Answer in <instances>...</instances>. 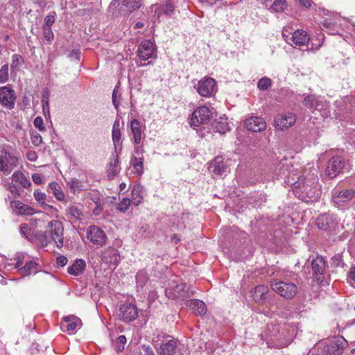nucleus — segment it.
Returning <instances> with one entry per match:
<instances>
[{
    "label": "nucleus",
    "mask_w": 355,
    "mask_h": 355,
    "mask_svg": "<svg viewBox=\"0 0 355 355\" xmlns=\"http://www.w3.org/2000/svg\"><path fill=\"white\" fill-rule=\"evenodd\" d=\"M119 312L121 319L125 322L134 321L138 316L137 308L132 304H122Z\"/></svg>",
    "instance_id": "12"
},
{
    "label": "nucleus",
    "mask_w": 355,
    "mask_h": 355,
    "mask_svg": "<svg viewBox=\"0 0 355 355\" xmlns=\"http://www.w3.org/2000/svg\"><path fill=\"white\" fill-rule=\"evenodd\" d=\"M67 262H68V259L64 255H60V256L58 257L56 259V263L61 267L66 266Z\"/></svg>",
    "instance_id": "57"
},
{
    "label": "nucleus",
    "mask_w": 355,
    "mask_h": 355,
    "mask_svg": "<svg viewBox=\"0 0 355 355\" xmlns=\"http://www.w3.org/2000/svg\"><path fill=\"white\" fill-rule=\"evenodd\" d=\"M291 40L297 46H304L308 44L310 37L305 31L297 29L293 32Z\"/></svg>",
    "instance_id": "22"
},
{
    "label": "nucleus",
    "mask_w": 355,
    "mask_h": 355,
    "mask_svg": "<svg viewBox=\"0 0 355 355\" xmlns=\"http://www.w3.org/2000/svg\"><path fill=\"white\" fill-rule=\"evenodd\" d=\"M81 325L80 319L74 315L65 316L63 318V323L62 324V328H66V331L69 332L74 331L78 327Z\"/></svg>",
    "instance_id": "23"
},
{
    "label": "nucleus",
    "mask_w": 355,
    "mask_h": 355,
    "mask_svg": "<svg viewBox=\"0 0 355 355\" xmlns=\"http://www.w3.org/2000/svg\"><path fill=\"white\" fill-rule=\"evenodd\" d=\"M42 110L46 118H50V104L49 103H42Z\"/></svg>",
    "instance_id": "58"
},
{
    "label": "nucleus",
    "mask_w": 355,
    "mask_h": 355,
    "mask_svg": "<svg viewBox=\"0 0 355 355\" xmlns=\"http://www.w3.org/2000/svg\"><path fill=\"white\" fill-rule=\"evenodd\" d=\"M119 158L116 153H112L107 165V176L110 180L114 179L120 172Z\"/></svg>",
    "instance_id": "17"
},
{
    "label": "nucleus",
    "mask_w": 355,
    "mask_h": 355,
    "mask_svg": "<svg viewBox=\"0 0 355 355\" xmlns=\"http://www.w3.org/2000/svg\"><path fill=\"white\" fill-rule=\"evenodd\" d=\"M24 62V60L23 57L19 54H14L12 55V64H11V69L12 71L18 70L19 67H21Z\"/></svg>",
    "instance_id": "39"
},
{
    "label": "nucleus",
    "mask_w": 355,
    "mask_h": 355,
    "mask_svg": "<svg viewBox=\"0 0 355 355\" xmlns=\"http://www.w3.org/2000/svg\"><path fill=\"white\" fill-rule=\"evenodd\" d=\"M132 202L137 206L143 200V196L141 195V188L139 186L135 187L132 191V199L130 200Z\"/></svg>",
    "instance_id": "35"
},
{
    "label": "nucleus",
    "mask_w": 355,
    "mask_h": 355,
    "mask_svg": "<svg viewBox=\"0 0 355 355\" xmlns=\"http://www.w3.org/2000/svg\"><path fill=\"white\" fill-rule=\"evenodd\" d=\"M67 184L73 192H75L77 190H81L83 188L82 182L76 178L69 180L67 182Z\"/></svg>",
    "instance_id": "46"
},
{
    "label": "nucleus",
    "mask_w": 355,
    "mask_h": 355,
    "mask_svg": "<svg viewBox=\"0 0 355 355\" xmlns=\"http://www.w3.org/2000/svg\"><path fill=\"white\" fill-rule=\"evenodd\" d=\"M175 6L173 4L172 1L170 0L166 2L164 6L162 8V12L166 15H170L173 13L174 10Z\"/></svg>",
    "instance_id": "52"
},
{
    "label": "nucleus",
    "mask_w": 355,
    "mask_h": 355,
    "mask_svg": "<svg viewBox=\"0 0 355 355\" xmlns=\"http://www.w3.org/2000/svg\"><path fill=\"white\" fill-rule=\"evenodd\" d=\"M121 92H119V87L116 86L113 92H112V103L114 107V108L118 110L120 103V99H121Z\"/></svg>",
    "instance_id": "42"
},
{
    "label": "nucleus",
    "mask_w": 355,
    "mask_h": 355,
    "mask_svg": "<svg viewBox=\"0 0 355 355\" xmlns=\"http://www.w3.org/2000/svg\"><path fill=\"white\" fill-rule=\"evenodd\" d=\"M143 0H113L110 6L116 7L121 3L123 6L129 10H133L139 8L142 5Z\"/></svg>",
    "instance_id": "24"
},
{
    "label": "nucleus",
    "mask_w": 355,
    "mask_h": 355,
    "mask_svg": "<svg viewBox=\"0 0 355 355\" xmlns=\"http://www.w3.org/2000/svg\"><path fill=\"white\" fill-rule=\"evenodd\" d=\"M141 355H155V354L150 347L143 346Z\"/></svg>",
    "instance_id": "61"
},
{
    "label": "nucleus",
    "mask_w": 355,
    "mask_h": 355,
    "mask_svg": "<svg viewBox=\"0 0 355 355\" xmlns=\"http://www.w3.org/2000/svg\"><path fill=\"white\" fill-rule=\"evenodd\" d=\"M33 182L37 184H41L43 182V178L39 173H34L32 175Z\"/></svg>",
    "instance_id": "60"
},
{
    "label": "nucleus",
    "mask_w": 355,
    "mask_h": 355,
    "mask_svg": "<svg viewBox=\"0 0 355 355\" xmlns=\"http://www.w3.org/2000/svg\"><path fill=\"white\" fill-rule=\"evenodd\" d=\"M331 197L335 205L340 207L355 197V189L339 190L335 189L332 191Z\"/></svg>",
    "instance_id": "8"
},
{
    "label": "nucleus",
    "mask_w": 355,
    "mask_h": 355,
    "mask_svg": "<svg viewBox=\"0 0 355 355\" xmlns=\"http://www.w3.org/2000/svg\"><path fill=\"white\" fill-rule=\"evenodd\" d=\"M270 286L272 291L285 299H292L297 293V286L294 282L274 280L271 282Z\"/></svg>",
    "instance_id": "3"
},
{
    "label": "nucleus",
    "mask_w": 355,
    "mask_h": 355,
    "mask_svg": "<svg viewBox=\"0 0 355 355\" xmlns=\"http://www.w3.org/2000/svg\"><path fill=\"white\" fill-rule=\"evenodd\" d=\"M36 266L37 263L35 261H26L25 266L20 268V271L24 275H29L32 272H36Z\"/></svg>",
    "instance_id": "36"
},
{
    "label": "nucleus",
    "mask_w": 355,
    "mask_h": 355,
    "mask_svg": "<svg viewBox=\"0 0 355 355\" xmlns=\"http://www.w3.org/2000/svg\"><path fill=\"white\" fill-rule=\"evenodd\" d=\"M286 6V0H275L270 9L275 12H282L284 11Z\"/></svg>",
    "instance_id": "38"
},
{
    "label": "nucleus",
    "mask_w": 355,
    "mask_h": 355,
    "mask_svg": "<svg viewBox=\"0 0 355 355\" xmlns=\"http://www.w3.org/2000/svg\"><path fill=\"white\" fill-rule=\"evenodd\" d=\"M37 239L43 246H47L53 241L55 246L60 249L64 245V227L62 222L58 220L49 221L45 232L36 234Z\"/></svg>",
    "instance_id": "1"
},
{
    "label": "nucleus",
    "mask_w": 355,
    "mask_h": 355,
    "mask_svg": "<svg viewBox=\"0 0 355 355\" xmlns=\"http://www.w3.org/2000/svg\"><path fill=\"white\" fill-rule=\"evenodd\" d=\"M326 267V263L324 258L321 256H317L311 261V268L313 275L315 277L318 283L322 282L324 277V270Z\"/></svg>",
    "instance_id": "13"
},
{
    "label": "nucleus",
    "mask_w": 355,
    "mask_h": 355,
    "mask_svg": "<svg viewBox=\"0 0 355 355\" xmlns=\"http://www.w3.org/2000/svg\"><path fill=\"white\" fill-rule=\"evenodd\" d=\"M132 201L130 200V199L129 198H123L118 205H117V207H116V209L120 211V212H125L130 205H131Z\"/></svg>",
    "instance_id": "47"
},
{
    "label": "nucleus",
    "mask_w": 355,
    "mask_h": 355,
    "mask_svg": "<svg viewBox=\"0 0 355 355\" xmlns=\"http://www.w3.org/2000/svg\"><path fill=\"white\" fill-rule=\"evenodd\" d=\"M269 289L264 285H259L254 289L252 297L255 302L263 303L266 298Z\"/></svg>",
    "instance_id": "27"
},
{
    "label": "nucleus",
    "mask_w": 355,
    "mask_h": 355,
    "mask_svg": "<svg viewBox=\"0 0 355 355\" xmlns=\"http://www.w3.org/2000/svg\"><path fill=\"white\" fill-rule=\"evenodd\" d=\"M112 139L114 143V148L116 150L117 148L121 150V130H112Z\"/></svg>",
    "instance_id": "40"
},
{
    "label": "nucleus",
    "mask_w": 355,
    "mask_h": 355,
    "mask_svg": "<svg viewBox=\"0 0 355 355\" xmlns=\"http://www.w3.org/2000/svg\"><path fill=\"white\" fill-rule=\"evenodd\" d=\"M49 92L45 89L42 92V103H49Z\"/></svg>",
    "instance_id": "62"
},
{
    "label": "nucleus",
    "mask_w": 355,
    "mask_h": 355,
    "mask_svg": "<svg viewBox=\"0 0 355 355\" xmlns=\"http://www.w3.org/2000/svg\"><path fill=\"white\" fill-rule=\"evenodd\" d=\"M344 166V159L341 156H334L327 163L326 175L330 178H334L342 172Z\"/></svg>",
    "instance_id": "9"
},
{
    "label": "nucleus",
    "mask_w": 355,
    "mask_h": 355,
    "mask_svg": "<svg viewBox=\"0 0 355 355\" xmlns=\"http://www.w3.org/2000/svg\"><path fill=\"white\" fill-rule=\"evenodd\" d=\"M11 178L13 182L19 183L24 188H28L31 185V181L20 171L14 172Z\"/></svg>",
    "instance_id": "31"
},
{
    "label": "nucleus",
    "mask_w": 355,
    "mask_h": 355,
    "mask_svg": "<svg viewBox=\"0 0 355 355\" xmlns=\"http://www.w3.org/2000/svg\"><path fill=\"white\" fill-rule=\"evenodd\" d=\"M6 189L9 191L15 197H19L20 192L17 186L12 184L6 185Z\"/></svg>",
    "instance_id": "54"
},
{
    "label": "nucleus",
    "mask_w": 355,
    "mask_h": 355,
    "mask_svg": "<svg viewBox=\"0 0 355 355\" xmlns=\"http://www.w3.org/2000/svg\"><path fill=\"white\" fill-rule=\"evenodd\" d=\"M17 99L15 92L8 86L0 87V104L8 110L14 108Z\"/></svg>",
    "instance_id": "7"
},
{
    "label": "nucleus",
    "mask_w": 355,
    "mask_h": 355,
    "mask_svg": "<svg viewBox=\"0 0 355 355\" xmlns=\"http://www.w3.org/2000/svg\"><path fill=\"white\" fill-rule=\"evenodd\" d=\"M44 37L48 42H51L54 37L51 28L42 27Z\"/></svg>",
    "instance_id": "53"
},
{
    "label": "nucleus",
    "mask_w": 355,
    "mask_h": 355,
    "mask_svg": "<svg viewBox=\"0 0 355 355\" xmlns=\"http://www.w3.org/2000/svg\"><path fill=\"white\" fill-rule=\"evenodd\" d=\"M154 51V44L150 40H145L138 46L137 55L140 59L147 60L153 57Z\"/></svg>",
    "instance_id": "15"
},
{
    "label": "nucleus",
    "mask_w": 355,
    "mask_h": 355,
    "mask_svg": "<svg viewBox=\"0 0 355 355\" xmlns=\"http://www.w3.org/2000/svg\"><path fill=\"white\" fill-rule=\"evenodd\" d=\"M214 129L216 132L220 134H225L230 131V126L227 122H216Z\"/></svg>",
    "instance_id": "45"
},
{
    "label": "nucleus",
    "mask_w": 355,
    "mask_h": 355,
    "mask_svg": "<svg viewBox=\"0 0 355 355\" xmlns=\"http://www.w3.org/2000/svg\"><path fill=\"white\" fill-rule=\"evenodd\" d=\"M171 289L173 291V296L174 298H184L186 297V293H187V286L184 284H175L173 285V283L171 285L169 289L166 291V293Z\"/></svg>",
    "instance_id": "28"
},
{
    "label": "nucleus",
    "mask_w": 355,
    "mask_h": 355,
    "mask_svg": "<svg viewBox=\"0 0 355 355\" xmlns=\"http://www.w3.org/2000/svg\"><path fill=\"white\" fill-rule=\"evenodd\" d=\"M8 64H3L0 69V83H5L9 79Z\"/></svg>",
    "instance_id": "44"
},
{
    "label": "nucleus",
    "mask_w": 355,
    "mask_h": 355,
    "mask_svg": "<svg viewBox=\"0 0 355 355\" xmlns=\"http://www.w3.org/2000/svg\"><path fill=\"white\" fill-rule=\"evenodd\" d=\"M101 261L109 266L116 268L120 263L121 257L118 250L108 247L101 252Z\"/></svg>",
    "instance_id": "10"
},
{
    "label": "nucleus",
    "mask_w": 355,
    "mask_h": 355,
    "mask_svg": "<svg viewBox=\"0 0 355 355\" xmlns=\"http://www.w3.org/2000/svg\"><path fill=\"white\" fill-rule=\"evenodd\" d=\"M210 168L214 174L218 175H226L228 172L227 164L223 162V158L219 157H216L210 164Z\"/></svg>",
    "instance_id": "21"
},
{
    "label": "nucleus",
    "mask_w": 355,
    "mask_h": 355,
    "mask_svg": "<svg viewBox=\"0 0 355 355\" xmlns=\"http://www.w3.org/2000/svg\"><path fill=\"white\" fill-rule=\"evenodd\" d=\"M349 282L355 287V266L352 268L348 275Z\"/></svg>",
    "instance_id": "59"
},
{
    "label": "nucleus",
    "mask_w": 355,
    "mask_h": 355,
    "mask_svg": "<svg viewBox=\"0 0 355 355\" xmlns=\"http://www.w3.org/2000/svg\"><path fill=\"white\" fill-rule=\"evenodd\" d=\"M56 16L55 12L49 13L44 19V24L42 27L51 28V26L55 23V18Z\"/></svg>",
    "instance_id": "48"
},
{
    "label": "nucleus",
    "mask_w": 355,
    "mask_h": 355,
    "mask_svg": "<svg viewBox=\"0 0 355 355\" xmlns=\"http://www.w3.org/2000/svg\"><path fill=\"white\" fill-rule=\"evenodd\" d=\"M176 349V341L174 339H169L159 346L157 353L159 355H175Z\"/></svg>",
    "instance_id": "20"
},
{
    "label": "nucleus",
    "mask_w": 355,
    "mask_h": 355,
    "mask_svg": "<svg viewBox=\"0 0 355 355\" xmlns=\"http://www.w3.org/2000/svg\"><path fill=\"white\" fill-rule=\"evenodd\" d=\"M148 280V275L145 270H139L136 275L137 285L142 287Z\"/></svg>",
    "instance_id": "41"
},
{
    "label": "nucleus",
    "mask_w": 355,
    "mask_h": 355,
    "mask_svg": "<svg viewBox=\"0 0 355 355\" xmlns=\"http://www.w3.org/2000/svg\"><path fill=\"white\" fill-rule=\"evenodd\" d=\"M329 104L328 103L324 100L321 96H318V102L315 104V112L318 111L320 113V114L324 117L327 116L329 114Z\"/></svg>",
    "instance_id": "32"
},
{
    "label": "nucleus",
    "mask_w": 355,
    "mask_h": 355,
    "mask_svg": "<svg viewBox=\"0 0 355 355\" xmlns=\"http://www.w3.org/2000/svg\"><path fill=\"white\" fill-rule=\"evenodd\" d=\"M11 148L10 146H4L0 154V171L6 175L10 174L19 164L18 157L10 151Z\"/></svg>",
    "instance_id": "2"
},
{
    "label": "nucleus",
    "mask_w": 355,
    "mask_h": 355,
    "mask_svg": "<svg viewBox=\"0 0 355 355\" xmlns=\"http://www.w3.org/2000/svg\"><path fill=\"white\" fill-rule=\"evenodd\" d=\"M189 306L193 311V312L201 315L205 314L207 311V308L205 302L200 300H191L189 302Z\"/></svg>",
    "instance_id": "29"
},
{
    "label": "nucleus",
    "mask_w": 355,
    "mask_h": 355,
    "mask_svg": "<svg viewBox=\"0 0 355 355\" xmlns=\"http://www.w3.org/2000/svg\"><path fill=\"white\" fill-rule=\"evenodd\" d=\"M244 125L250 131L259 132L266 129V123L261 117L250 116L245 120Z\"/></svg>",
    "instance_id": "14"
},
{
    "label": "nucleus",
    "mask_w": 355,
    "mask_h": 355,
    "mask_svg": "<svg viewBox=\"0 0 355 355\" xmlns=\"http://www.w3.org/2000/svg\"><path fill=\"white\" fill-rule=\"evenodd\" d=\"M37 158L35 152L31 151L27 153V159L31 162H35Z\"/></svg>",
    "instance_id": "63"
},
{
    "label": "nucleus",
    "mask_w": 355,
    "mask_h": 355,
    "mask_svg": "<svg viewBox=\"0 0 355 355\" xmlns=\"http://www.w3.org/2000/svg\"><path fill=\"white\" fill-rule=\"evenodd\" d=\"M198 94L205 98H211L218 91L216 81L211 77L205 76L194 85Z\"/></svg>",
    "instance_id": "4"
},
{
    "label": "nucleus",
    "mask_w": 355,
    "mask_h": 355,
    "mask_svg": "<svg viewBox=\"0 0 355 355\" xmlns=\"http://www.w3.org/2000/svg\"><path fill=\"white\" fill-rule=\"evenodd\" d=\"M213 112L207 106H200L196 109L191 117V126L196 128L200 124L206 123L212 117Z\"/></svg>",
    "instance_id": "5"
},
{
    "label": "nucleus",
    "mask_w": 355,
    "mask_h": 355,
    "mask_svg": "<svg viewBox=\"0 0 355 355\" xmlns=\"http://www.w3.org/2000/svg\"><path fill=\"white\" fill-rule=\"evenodd\" d=\"M346 345L347 342L343 337H334L330 340L328 344V352L332 354H342Z\"/></svg>",
    "instance_id": "18"
},
{
    "label": "nucleus",
    "mask_w": 355,
    "mask_h": 355,
    "mask_svg": "<svg viewBox=\"0 0 355 355\" xmlns=\"http://www.w3.org/2000/svg\"><path fill=\"white\" fill-rule=\"evenodd\" d=\"M49 192L52 193L55 198L61 202L65 200V195L61 187L57 182H51L49 184Z\"/></svg>",
    "instance_id": "30"
},
{
    "label": "nucleus",
    "mask_w": 355,
    "mask_h": 355,
    "mask_svg": "<svg viewBox=\"0 0 355 355\" xmlns=\"http://www.w3.org/2000/svg\"><path fill=\"white\" fill-rule=\"evenodd\" d=\"M316 224L320 230L328 231L334 229L337 223L333 216L324 214L318 217Z\"/></svg>",
    "instance_id": "16"
},
{
    "label": "nucleus",
    "mask_w": 355,
    "mask_h": 355,
    "mask_svg": "<svg viewBox=\"0 0 355 355\" xmlns=\"http://www.w3.org/2000/svg\"><path fill=\"white\" fill-rule=\"evenodd\" d=\"M34 126L41 132L46 131V127L41 116H37L33 121Z\"/></svg>",
    "instance_id": "51"
},
{
    "label": "nucleus",
    "mask_w": 355,
    "mask_h": 355,
    "mask_svg": "<svg viewBox=\"0 0 355 355\" xmlns=\"http://www.w3.org/2000/svg\"><path fill=\"white\" fill-rule=\"evenodd\" d=\"M85 267V261L83 259H78L74 261L71 266L68 267L67 272L71 275L78 276L83 272Z\"/></svg>",
    "instance_id": "26"
},
{
    "label": "nucleus",
    "mask_w": 355,
    "mask_h": 355,
    "mask_svg": "<svg viewBox=\"0 0 355 355\" xmlns=\"http://www.w3.org/2000/svg\"><path fill=\"white\" fill-rule=\"evenodd\" d=\"M132 166H133L134 169L135 170L136 174H137L139 176L143 174V173H144L143 161L140 162L138 164H134Z\"/></svg>",
    "instance_id": "56"
},
{
    "label": "nucleus",
    "mask_w": 355,
    "mask_h": 355,
    "mask_svg": "<svg viewBox=\"0 0 355 355\" xmlns=\"http://www.w3.org/2000/svg\"><path fill=\"white\" fill-rule=\"evenodd\" d=\"M31 142L35 146H40L42 143V136L37 132L33 131L31 133Z\"/></svg>",
    "instance_id": "49"
},
{
    "label": "nucleus",
    "mask_w": 355,
    "mask_h": 355,
    "mask_svg": "<svg viewBox=\"0 0 355 355\" xmlns=\"http://www.w3.org/2000/svg\"><path fill=\"white\" fill-rule=\"evenodd\" d=\"M87 236L88 240L96 248H101L105 245L107 241L105 233L100 227L92 225L87 230Z\"/></svg>",
    "instance_id": "6"
},
{
    "label": "nucleus",
    "mask_w": 355,
    "mask_h": 355,
    "mask_svg": "<svg viewBox=\"0 0 355 355\" xmlns=\"http://www.w3.org/2000/svg\"><path fill=\"white\" fill-rule=\"evenodd\" d=\"M134 153L136 154V155H143L144 153V147L142 146H135L134 148Z\"/></svg>",
    "instance_id": "64"
},
{
    "label": "nucleus",
    "mask_w": 355,
    "mask_h": 355,
    "mask_svg": "<svg viewBox=\"0 0 355 355\" xmlns=\"http://www.w3.org/2000/svg\"><path fill=\"white\" fill-rule=\"evenodd\" d=\"M10 207L17 215L31 216L37 213L34 208L19 200H12L10 202Z\"/></svg>",
    "instance_id": "19"
},
{
    "label": "nucleus",
    "mask_w": 355,
    "mask_h": 355,
    "mask_svg": "<svg viewBox=\"0 0 355 355\" xmlns=\"http://www.w3.org/2000/svg\"><path fill=\"white\" fill-rule=\"evenodd\" d=\"M67 214L74 220H80L83 218V213L76 206H70L67 209Z\"/></svg>",
    "instance_id": "37"
},
{
    "label": "nucleus",
    "mask_w": 355,
    "mask_h": 355,
    "mask_svg": "<svg viewBox=\"0 0 355 355\" xmlns=\"http://www.w3.org/2000/svg\"><path fill=\"white\" fill-rule=\"evenodd\" d=\"M35 199L40 204L41 207L44 210H47L48 209H53L55 211H57L55 208H53L52 206L49 205L45 203L46 196L44 193L35 190L33 193Z\"/></svg>",
    "instance_id": "33"
},
{
    "label": "nucleus",
    "mask_w": 355,
    "mask_h": 355,
    "mask_svg": "<svg viewBox=\"0 0 355 355\" xmlns=\"http://www.w3.org/2000/svg\"><path fill=\"white\" fill-rule=\"evenodd\" d=\"M130 129L132 134V140L135 144H139L142 139L141 125L139 120L133 119L130 122Z\"/></svg>",
    "instance_id": "25"
},
{
    "label": "nucleus",
    "mask_w": 355,
    "mask_h": 355,
    "mask_svg": "<svg viewBox=\"0 0 355 355\" xmlns=\"http://www.w3.org/2000/svg\"><path fill=\"white\" fill-rule=\"evenodd\" d=\"M20 232L28 240L32 239L31 230L29 228L27 224H21L20 225Z\"/></svg>",
    "instance_id": "50"
},
{
    "label": "nucleus",
    "mask_w": 355,
    "mask_h": 355,
    "mask_svg": "<svg viewBox=\"0 0 355 355\" xmlns=\"http://www.w3.org/2000/svg\"><path fill=\"white\" fill-rule=\"evenodd\" d=\"M117 349L122 351L124 349V345L126 343V338L125 336H120L116 340Z\"/></svg>",
    "instance_id": "55"
},
{
    "label": "nucleus",
    "mask_w": 355,
    "mask_h": 355,
    "mask_svg": "<svg viewBox=\"0 0 355 355\" xmlns=\"http://www.w3.org/2000/svg\"><path fill=\"white\" fill-rule=\"evenodd\" d=\"M295 115L290 112L277 114L275 118V125L279 130L287 129L295 124Z\"/></svg>",
    "instance_id": "11"
},
{
    "label": "nucleus",
    "mask_w": 355,
    "mask_h": 355,
    "mask_svg": "<svg viewBox=\"0 0 355 355\" xmlns=\"http://www.w3.org/2000/svg\"><path fill=\"white\" fill-rule=\"evenodd\" d=\"M318 102V96L313 94L307 95L304 97L303 105L315 112V104Z\"/></svg>",
    "instance_id": "34"
},
{
    "label": "nucleus",
    "mask_w": 355,
    "mask_h": 355,
    "mask_svg": "<svg viewBox=\"0 0 355 355\" xmlns=\"http://www.w3.org/2000/svg\"><path fill=\"white\" fill-rule=\"evenodd\" d=\"M272 85V80L268 77L261 78L257 83V87L262 91L268 89Z\"/></svg>",
    "instance_id": "43"
}]
</instances>
